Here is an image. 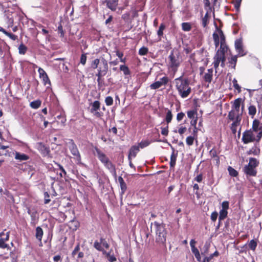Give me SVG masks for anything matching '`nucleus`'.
Instances as JSON below:
<instances>
[{
	"instance_id": "e2e57ef3",
	"label": "nucleus",
	"mask_w": 262,
	"mask_h": 262,
	"mask_svg": "<svg viewBox=\"0 0 262 262\" xmlns=\"http://www.w3.org/2000/svg\"><path fill=\"white\" fill-rule=\"evenodd\" d=\"M6 35L9 37L13 40H15L17 38L16 35L9 32L7 33Z\"/></svg>"
},
{
	"instance_id": "774afa93",
	"label": "nucleus",
	"mask_w": 262,
	"mask_h": 262,
	"mask_svg": "<svg viewBox=\"0 0 262 262\" xmlns=\"http://www.w3.org/2000/svg\"><path fill=\"white\" fill-rule=\"evenodd\" d=\"M191 251L194 254V256L200 254L199 250L196 247H192Z\"/></svg>"
},
{
	"instance_id": "6ab92c4d",
	"label": "nucleus",
	"mask_w": 262,
	"mask_h": 262,
	"mask_svg": "<svg viewBox=\"0 0 262 262\" xmlns=\"http://www.w3.org/2000/svg\"><path fill=\"white\" fill-rule=\"evenodd\" d=\"M211 12L209 10H207V12L205 14V16L202 19V24L204 28H206L209 23Z\"/></svg>"
},
{
	"instance_id": "ddd939ff",
	"label": "nucleus",
	"mask_w": 262,
	"mask_h": 262,
	"mask_svg": "<svg viewBox=\"0 0 262 262\" xmlns=\"http://www.w3.org/2000/svg\"><path fill=\"white\" fill-rule=\"evenodd\" d=\"M9 237V232H5L3 231L0 233V248H6L7 245L5 242L8 241Z\"/></svg>"
},
{
	"instance_id": "0eeeda50",
	"label": "nucleus",
	"mask_w": 262,
	"mask_h": 262,
	"mask_svg": "<svg viewBox=\"0 0 262 262\" xmlns=\"http://www.w3.org/2000/svg\"><path fill=\"white\" fill-rule=\"evenodd\" d=\"M226 60L225 55L221 53V52H216L215 55L214 57V61L213 62L214 68H215L216 72L221 63V66L223 68L225 67V62Z\"/></svg>"
},
{
	"instance_id": "4be33fe9",
	"label": "nucleus",
	"mask_w": 262,
	"mask_h": 262,
	"mask_svg": "<svg viewBox=\"0 0 262 262\" xmlns=\"http://www.w3.org/2000/svg\"><path fill=\"white\" fill-rule=\"evenodd\" d=\"M242 103V98H239L235 99L233 102L231 110L241 111H240V106H241Z\"/></svg>"
},
{
	"instance_id": "603ef678",
	"label": "nucleus",
	"mask_w": 262,
	"mask_h": 262,
	"mask_svg": "<svg viewBox=\"0 0 262 262\" xmlns=\"http://www.w3.org/2000/svg\"><path fill=\"white\" fill-rule=\"evenodd\" d=\"M196 112L194 111L191 110L187 112V116L190 119H194Z\"/></svg>"
},
{
	"instance_id": "c85d7f7f",
	"label": "nucleus",
	"mask_w": 262,
	"mask_h": 262,
	"mask_svg": "<svg viewBox=\"0 0 262 262\" xmlns=\"http://www.w3.org/2000/svg\"><path fill=\"white\" fill-rule=\"evenodd\" d=\"M258 161L255 158H250L249 162L248 165H249V166H251L256 169V167L258 166Z\"/></svg>"
},
{
	"instance_id": "052dcab7",
	"label": "nucleus",
	"mask_w": 262,
	"mask_h": 262,
	"mask_svg": "<svg viewBox=\"0 0 262 262\" xmlns=\"http://www.w3.org/2000/svg\"><path fill=\"white\" fill-rule=\"evenodd\" d=\"M38 72L40 78L43 76L44 75H46L47 74L46 73V72L44 71V70L41 68H38Z\"/></svg>"
},
{
	"instance_id": "4d7b16f0",
	"label": "nucleus",
	"mask_w": 262,
	"mask_h": 262,
	"mask_svg": "<svg viewBox=\"0 0 262 262\" xmlns=\"http://www.w3.org/2000/svg\"><path fill=\"white\" fill-rule=\"evenodd\" d=\"M218 216V213L216 211H214L211 213V219L213 222H215Z\"/></svg>"
},
{
	"instance_id": "79ce46f5",
	"label": "nucleus",
	"mask_w": 262,
	"mask_h": 262,
	"mask_svg": "<svg viewBox=\"0 0 262 262\" xmlns=\"http://www.w3.org/2000/svg\"><path fill=\"white\" fill-rule=\"evenodd\" d=\"M161 86H162V85L161 84V83L160 82H159L158 81H156L155 82L152 83L150 85V88L151 89L155 90V89H157L160 88Z\"/></svg>"
},
{
	"instance_id": "3c124183",
	"label": "nucleus",
	"mask_w": 262,
	"mask_h": 262,
	"mask_svg": "<svg viewBox=\"0 0 262 262\" xmlns=\"http://www.w3.org/2000/svg\"><path fill=\"white\" fill-rule=\"evenodd\" d=\"M158 81L161 83V84L162 86L167 83V82H168V77L165 76L160 78V80Z\"/></svg>"
},
{
	"instance_id": "423d86ee",
	"label": "nucleus",
	"mask_w": 262,
	"mask_h": 262,
	"mask_svg": "<svg viewBox=\"0 0 262 262\" xmlns=\"http://www.w3.org/2000/svg\"><path fill=\"white\" fill-rule=\"evenodd\" d=\"M242 139L244 144L257 141V133L253 129L246 130L243 133Z\"/></svg>"
},
{
	"instance_id": "72a5a7b5",
	"label": "nucleus",
	"mask_w": 262,
	"mask_h": 262,
	"mask_svg": "<svg viewBox=\"0 0 262 262\" xmlns=\"http://www.w3.org/2000/svg\"><path fill=\"white\" fill-rule=\"evenodd\" d=\"M248 246L250 249L254 251L257 247V242L255 240L252 239L249 242Z\"/></svg>"
},
{
	"instance_id": "864d4df0",
	"label": "nucleus",
	"mask_w": 262,
	"mask_h": 262,
	"mask_svg": "<svg viewBox=\"0 0 262 262\" xmlns=\"http://www.w3.org/2000/svg\"><path fill=\"white\" fill-rule=\"evenodd\" d=\"M94 247L97 249L99 251H101L103 252V251H104L102 248H101V243H99L98 242H95L94 243Z\"/></svg>"
},
{
	"instance_id": "4c0bfd02",
	"label": "nucleus",
	"mask_w": 262,
	"mask_h": 262,
	"mask_svg": "<svg viewBox=\"0 0 262 262\" xmlns=\"http://www.w3.org/2000/svg\"><path fill=\"white\" fill-rule=\"evenodd\" d=\"M40 78L42 79L44 85H46L47 84H48L49 85H51L50 80L47 74L46 75H44V76L40 77Z\"/></svg>"
},
{
	"instance_id": "bb28decb",
	"label": "nucleus",
	"mask_w": 262,
	"mask_h": 262,
	"mask_svg": "<svg viewBox=\"0 0 262 262\" xmlns=\"http://www.w3.org/2000/svg\"><path fill=\"white\" fill-rule=\"evenodd\" d=\"M36 237L39 241H41L42 236L43 235L42 229L40 227H37L36 228Z\"/></svg>"
},
{
	"instance_id": "f704fd0d",
	"label": "nucleus",
	"mask_w": 262,
	"mask_h": 262,
	"mask_svg": "<svg viewBox=\"0 0 262 262\" xmlns=\"http://www.w3.org/2000/svg\"><path fill=\"white\" fill-rule=\"evenodd\" d=\"M150 143V142L148 140H143L139 143L138 146H139V148H143L148 146Z\"/></svg>"
},
{
	"instance_id": "a18cd8bd",
	"label": "nucleus",
	"mask_w": 262,
	"mask_h": 262,
	"mask_svg": "<svg viewBox=\"0 0 262 262\" xmlns=\"http://www.w3.org/2000/svg\"><path fill=\"white\" fill-rule=\"evenodd\" d=\"M209 248V244L206 243L203 247V248L202 251H201V254L202 255H205V254H206L208 251Z\"/></svg>"
},
{
	"instance_id": "6e6552de",
	"label": "nucleus",
	"mask_w": 262,
	"mask_h": 262,
	"mask_svg": "<svg viewBox=\"0 0 262 262\" xmlns=\"http://www.w3.org/2000/svg\"><path fill=\"white\" fill-rule=\"evenodd\" d=\"M222 37L225 38L223 32L217 26L216 27V31L213 34V38L214 41L215 46L217 48L222 41Z\"/></svg>"
},
{
	"instance_id": "f8f14e48",
	"label": "nucleus",
	"mask_w": 262,
	"mask_h": 262,
	"mask_svg": "<svg viewBox=\"0 0 262 262\" xmlns=\"http://www.w3.org/2000/svg\"><path fill=\"white\" fill-rule=\"evenodd\" d=\"M235 48L239 56H243L246 55V53L243 49V45L241 39H238L235 41Z\"/></svg>"
},
{
	"instance_id": "338daca9",
	"label": "nucleus",
	"mask_w": 262,
	"mask_h": 262,
	"mask_svg": "<svg viewBox=\"0 0 262 262\" xmlns=\"http://www.w3.org/2000/svg\"><path fill=\"white\" fill-rule=\"evenodd\" d=\"M191 121L190 122V124L192 126H194V127L195 128V129H196V122H197V117L194 118V119H191Z\"/></svg>"
},
{
	"instance_id": "6e6d98bb",
	"label": "nucleus",
	"mask_w": 262,
	"mask_h": 262,
	"mask_svg": "<svg viewBox=\"0 0 262 262\" xmlns=\"http://www.w3.org/2000/svg\"><path fill=\"white\" fill-rule=\"evenodd\" d=\"M168 125H167L166 127H161V134L162 135H164V136H167L168 134Z\"/></svg>"
},
{
	"instance_id": "20e7f679",
	"label": "nucleus",
	"mask_w": 262,
	"mask_h": 262,
	"mask_svg": "<svg viewBox=\"0 0 262 262\" xmlns=\"http://www.w3.org/2000/svg\"><path fill=\"white\" fill-rule=\"evenodd\" d=\"M154 226L155 228L156 241L161 244H164L166 240V231L165 225L155 222Z\"/></svg>"
},
{
	"instance_id": "c756f323",
	"label": "nucleus",
	"mask_w": 262,
	"mask_h": 262,
	"mask_svg": "<svg viewBox=\"0 0 262 262\" xmlns=\"http://www.w3.org/2000/svg\"><path fill=\"white\" fill-rule=\"evenodd\" d=\"M41 101L39 100L33 101L30 103V106L33 108L37 109L41 105Z\"/></svg>"
},
{
	"instance_id": "f3484780",
	"label": "nucleus",
	"mask_w": 262,
	"mask_h": 262,
	"mask_svg": "<svg viewBox=\"0 0 262 262\" xmlns=\"http://www.w3.org/2000/svg\"><path fill=\"white\" fill-rule=\"evenodd\" d=\"M139 151V147L138 146L134 145L131 147L129 149L128 156V159L130 160L132 158L136 157L137 153Z\"/></svg>"
},
{
	"instance_id": "69168bd1",
	"label": "nucleus",
	"mask_w": 262,
	"mask_h": 262,
	"mask_svg": "<svg viewBox=\"0 0 262 262\" xmlns=\"http://www.w3.org/2000/svg\"><path fill=\"white\" fill-rule=\"evenodd\" d=\"M80 247L79 245H77L75 248H74V250L73 251L72 253V255L73 256H74V255L77 253V252L79 250Z\"/></svg>"
},
{
	"instance_id": "5701e85b",
	"label": "nucleus",
	"mask_w": 262,
	"mask_h": 262,
	"mask_svg": "<svg viewBox=\"0 0 262 262\" xmlns=\"http://www.w3.org/2000/svg\"><path fill=\"white\" fill-rule=\"evenodd\" d=\"M118 181L120 183L121 192L120 194L122 195L125 192L127 189L126 185L123 180V179L121 177H119L118 178Z\"/></svg>"
},
{
	"instance_id": "7ed1b4c3",
	"label": "nucleus",
	"mask_w": 262,
	"mask_h": 262,
	"mask_svg": "<svg viewBox=\"0 0 262 262\" xmlns=\"http://www.w3.org/2000/svg\"><path fill=\"white\" fill-rule=\"evenodd\" d=\"M244 106L242 105L241 111H235L231 110L228 114V119L232 121L231 126V129L233 134H235L237 132V128L241 125L242 114L244 111Z\"/></svg>"
},
{
	"instance_id": "0e129e2a",
	"label": "nucleus",
	"mask_w": 262,
	"mask_h": 262,
	"mask_svg": "<svg viewBox=\"0 0 262 262\" xmlns=\"http://www.w3.org/2000/svg\"><path fill=\"white\" fill-rule=\"evenodd\" d=\"M101 244L106 248L107 249L109 248V245L108 244V243L106 242V241L105 239L101 238Z\"/></svg>"
},
{
	"instance_id": "2eb2a0df",
	"label": "nucleus",
	"mask_w": 262,
	"mask_h": 262,
	"mask_svg": "<svg viewBox=\"0 0 262 262\" xmlns=\"http://www.w3.org/2000/svg\"><path fill=\"white\" fill-rule=\"evenodd\" d=\"M244 172L246 174L249 176H255L257 173L256 169L249 165H246L243 169Z\"/></svg>"
},
{
	"instance_id": "5fc2aeb1",
	"label": "nucleus",
	"mask_w": 262,
	"mask_h": 262,
	"mask_svg": "<svg viewBox=\"0 0 262 262\" xmlns=\"http://www.w3.org/2000/svg\"><path fill=\"white\" fill-rule=\"evenodd\" d=\"M236 61H237V56H232L231 59H230V63L231 64H233V68H234L235 67V65H236Z\"/></svg>"
},
{
	"instance_id": "4468645a",
	"label": "nucleus",
	"mask_w": 262,
	"mask_h": 262,
	"mask_svg": "<svg viewBox=\"0 0 262 262\" xmlns=\"http://www.w3.org/2000/svg\"><path fill=\"white\" fill-rule=\"evenodd\" d=\"M107 63L105 60H103V64L100 66L98 69V73L96 76H103L106 75L107 71Z\"/></svg>"
},
{
	"instance_id": "37998d69",
	"label": "nucleus",
	"mask_w": 262,
	"mask_h": 262,
	"mask_svg": "<svg viewBox=\"0 0 262 262\" xmlns=\"http://www.w3.org/2000/svg\"><path fill=\"white\" fill-rule=\"evenodd\" d=\"M148 48L145 47H143L140 49L139 51V54L140 55H145L148 53Z\"/></svg>"
},
{
	"instance_id": "13d9d810",
	"label": "nucleus",
	"mask_w": 262,
	"mask_h": 262,
	"mask_svg": "<svg viewBox=\"0 0 262 262\" xmlns=\"http://www.w3.org/2000/svg\"><path fill=\"white\" fill-rule=\"evenodd\" d=\"M86 61V56L85 54H83L81 55L80 57V63L83 65H84Z\"/></svg>"
},
{
	"instance_id": "09e8293b",
	"label": "nucleus",
	"mask_w": 262,
	"mask_h": 262,
	"mask_svg": "<svg viewBox=\"0 0 262 262\" xmlns=\"http://www.w3.org/2000/svg\"><path fill=\"white\" fill-rule=\"evenodd\" d=\"M204 5L205 9H207V10H209L210 12L212 11V8L210 6L209 0H204Z\"/></svg>"
},
{
	"instance_id": "8fccbe9b",
	"label": "nucleus",
	"mask_w": 262,
	"mask_h": 262,
	"mask_svg": "<svg viewBox=\"0 0 262 262\" xmlns=\"http://www.w3.org/2000/svg\"><path fill=\"white\" fill-rule=\"evenodd\" d=\"M100 60L99 59H95L93 61L92 63V68L95 69L98 68V64H99Z\"/></svg>"
},
{
	"instance_id": "bf43d9fd",
	"label": "nucleus",
	"mask_w": 262,
	"mask_h": 262,
	"mask_svg": "<svg viewBox=\"0 0 262 262\" xmlns=\"http://www.w3.org/2000/svg\"><path fill=\"white\" fill-rule=\"evenodd\" d=\"M184 116H185L184 113H183L182 112L179 113L177 115V120H178V121H180L183 119Z\"/></svg>"
},
{
	"instance_id": "c03bdc74",
	"label": "nucleus",
	"mask_w": 262,
	"mask_h": 262,
	"mask_svg": "<svg viewBox=\"0 0 262 262\" xmlns=\"http://www.w3.org/2000/svg\"><path fill=\"white\" fill-rule=\"evenodd\" d=\"M105 102L107 106L112 105L113 103V99L111 96H107L105 98Z\"/></svg>"
},
{
	"instance_id": "49530a36",
	"label": "nucleus",
	"mask_w": 262,
	"mask_h": 262,
	"mask_svg": "<svg viewBox=\"0 0 262 262\" xmlns=\"http://www.w3.org/2000/svg\"><path fill=\"white\" fill-rule=\"evenodd\" d=\"M194 137L192 136H188L186 140V143L188 145H192L194 142Z\"/></svg>"
},
{
	"instance_id": "1a4fd4ad",
	"label": "nucleus",
	"mask_w": 262,
	"mask_h": 262,
	"mask_svg": "<svg viewBox=\"0 0 262 262\" xmlns=\"http://www.w3.org/2000/svg\"><path fill=\"white\" fill-rule=\"evenodd\" d=\"M252 129L257 133V141L258 142L262 137V122L255 119L253 121Z\"/></svg>"
},
{
	"instance_id": "f257e3e1",
	"label": "nucleus",
	"mask_w": 262,
	"mask_h": 262,
	"mask_svg": "<svg viewBox=\"0 0 262 262\" xmlns=\"http://www.w3.org/2000/svg\"><path fill=\"white\" fill-rule=\"evenodd\" d=\"M176 87L179 95L182 98L189 96L191 92V88L189 85L188 79L183 78L182 76L175 79Z\"/></svg>"
},
{
	"instance_id": "58836bf2",
	"label": "nucleus",
	"mask_w": 262,
	"mask_h": 262,
	"mask_svg": "<svg viewBox=\"0 0 262 262\" xmlns=\"http://www.w3.org/2000/svg\"><path fill=\"white\" fill-rule=\"evenodd\" d=\"M232 83L234 89L237 91L238 93H240L241 92V87L238 84L237 81L235 78L233 79Z\"/></svg>"
},
{
	"instance_id": "f03ea898",
	"label": "nucleus",
	"mask_w": 262,
	"mask_h": 262,
	"mask_svg": "<svg viewBox=\"0 0 262 262\" xmlns=\"http://www.w3.org/2000/svg\"><path fill=\"white\" fill-rule=\"evenodd\" d=\"M168 59V70L173 74V76H174L178 71V68L182 61V59L179 52L177 50H174L170 52Z\"/></svg>"
},
{
	"instance_id": "e433bc0d",
	"label": "nucleus",
	"mask_w": 262,
	"mask_h": 262,
	"mask_svg": "<svg viewBox=\"0 0 262 262\" xmlns=\"http://www.w3.org/2000/svg\"><path fill=\"white\" fill-rule=\"evenodd\" d=\"M172 118V115L171 112L170 110H168L165 117V120L167 124L170 123Z\"/></svg>"
},
{
	"instance_id": "aec40b11",
	"label": "nucleus",
	"mask_w": 262,
	"mask_h": 262,
	"mask_svg": "<svg viewBox=\"0 0 262 262\" xmlns=\"http://www.w3.org/2000/svg\"><path fill=\"white\" fill-rule=\"evenodd\" d=\"M14 158L16 160L20 161H27L29 159V157L28 155L19 152H15Z\"/></svg>"
},
{
	"instance_id": "a211bd4d",
	"label": "nucleus",
	"mask_w": 262,
	"mask_h": 262,
	"mask_svg": "<svg viewBox=\"0 0 262 262\" xmlns=\"http://www.w3.org/2000/svg\"><path fill=\"white\" fill-rule=\"evenodd\" d=\"M228 47L226 44L225 38L222 37V41L220 44V48L217 51V52H221L223 55L225 54V53L227 52Z\"/></svg>"
},
{
	"instance_id": "ea45409f",
	"label": "nucleus",
	"mask_w": 262,
	"mask_h": 262,
	"mask_svg": "<svg viewBox=\"0 0 262 262\" xmlns=\"http://www.w3.org/2000/svg\"><path fill=\"white\" fill-rule=\"evenodd\" d=\"M259 152L260 149L256 146L252 147L249 151V153L250 154H253L254 155H257Z\"/></svg>"
},
{
	"instance_id": "dca6fc26",
	"label": "nucleus",
	"mask_w": 262,
	"mask_h": 262,
	"mask_svg": "<svg viewBox=\"0 0 262 262\" xmlns=\"http://www.w3.org/2000/svg\"><path fill=\"white\" fill-rule=\"evenodd\" d=\"M70 149L72 154L76 157L77 161L79 162L81 160L79 152L77 148L76 145L74 143H72L70 145Z\"/></svg>"
},
{
	"instance_id": "7c9ffc66",
	"label": "nucleus",
	"mask_w": 262,
	"mask_h": 262,
	"mask_svg": "<svg viewBox=\"0 0 262 262\" xmlns=\"http://www.w3.org/2000/svg\"><path fill=\"white\" fill-rule=\"evenodd\" d=\"M182 28L184 31H189L191 29V25L189 23H183L182 24Z\"/></svg>"
},
{
	"instance_id": "de8ad7c7",
	"label": "nucleus",
	"mask_w": 262,
	"mask_h": 262,
	"mask_svg": "<svg viewBox=\"0 0 262 262\" xmlns=\"http://www.w3.org/2000/svg\"><path fill=\"white\" fill-rule=\"evenodd\" d=\"M165 26L164 24H162L160 25L159 30L158 31L157 34L159 36H161L163 35V31L164 30Z\"/></svg>"
},
{
	"instance_id": "c9c22d12",
	"label": "nucleus",
	"mask_w": 262,
	"mask_h": 262,
	"mask_svg": "<svg viewBox=\"0 0 262 262\" xmlns=\"http://www.w3.org/2000/svg\"><path fill=\"white\" fill-rule=\"evenodd\" d=\"M177 156L173 152L170 156V166L171 167H173L176 165Z\"/></svg>"
},
{
	"instance_id": "412c9836",
	"label": "nucleus",
	"mask_w": 262,
	"mask_h": 262,
	"mask_svg": "<svg viewBox=\"0 0 262 262\" xmlns=\"http://www.w3.org/2000/svg\"><path fill=\"white\" fill-rule=\"evenodd\" d=\"M213 69H210L207 70L204 76V80L207 82H211L212 79Z\"/></svg>"
},
{
	"instance_id": "2f4dec72",
	"label": "nucleus",
	"mask_w": 262,
	"mask_h": 262,
	"mask_svg": "<svg viewBox=\"0 0 262 262\" xmlns=\"http://www.w3.org/2000/svg\"><path fill=\"white\" fill-rule=\"evenodd\" d=\"M27 50V48L23 43L18 47V52L20 54L24 55Z\"/></svg>"
},
{
	"instance_id": "393cba45",
	"label": "nucleus",
	"mask_w": 262,
	"mask_h": 262,
	"mask_svg": "<svg viewBox=\"0 0 262 262\" xmlns=\"http://www.w3.org/2000/svg\"><path fill=\"white\" fill-rule=\"evenodd\" d=\"M248 110L249 115L252 118H253L256 113L257 110L256 106L254 105L253 104H250Z\"/></svg>"
},
{
	"instance_id": "9b49d317",
	"label": "nucleus",
	"mask_w": 262,
	"mask_h": 262,
	"mask_svg": "<svg viewBox=\"0 0 262 262\" xmlns=\"http://www.w3.org/2000/svg\"><path fill=\"white\" fill-rule=\"evenodd\" d=\"M90 112L92 113L96 117H100L101 113L99 111L100 108V103L99 101H95L91 104Z\"/></svg>"
},
{
	"instance_id": "a878e982",
	"label": "nucleus",
	"mask_w": 262,
	"mask_h": 262,
	"mask_svg": "<svg viewBox=\"0 0 262 262\" xmlns=\"http://www.w3.org/2000/svg\"><path fill=\"white\" fill-rule=\"evenodd\" d=\"M103 254L105 255L107 260L110 262H114L116 261V258L114 255H112L111 252H107L105 251H103Z\"/></svg>"
},
{
	"instance_id": "b1692460",
	"label": "nucleus",
	"mask_w": 262,
	"mask_h": 262,
	"mask_svg": "<svg viewBox=\"0 0 262 262\" xmlns=\"http://www.w3.org/2000/svg\"><path fill=\"white\" fill-rule=\"evenodd\" d=\"M118 0H108L107 3V6L110 9L113 11H115L116 9V7L118 5Z\"/></svg>"
},
{
	"instance_id": "cd10ccee",
	"label": "nucleus",
	"mask_w": 262,
	"mask_h": 262,
	"mask_svg": "<svg viewBox=\"0 0 262 262\" xmlns=\"http://www.w3.org/2000/svg\"><path fill=\"white\" fill-rule=\"evenodd\" d=\"M7 45L2 39H0V56L3 54L4 51L6 50Z\"/></svg>"
},
{
	"instance_id": "9d476101",
	"label": "nucleus",
	"mask_w": 262,
	"mask_h": 262,
	"mask_svg": "<svg viewBox=\"0 0 262 262\" xmlns=\"http://www.w3.org/2000/svg\"><path fill=\"white\" fill-rule=\"evenodd\" d=\"M229 207V203L228 201H224L222 204V209L219 212V218L220 221L224 220L227 216L228 209Z\"/></svg>"
},
{
	"instance_id": "680f3d73",
	"label": "nucleus",
	"mask_w": 262,
	"mask_h": 262,
	"mask_svg": "<svg viewBox=\"0 0 262 262\" xmlns=\"http://www.w3.org/2000/svg\"><path fill=\"white\" fill-rule=\"evenodd\" d=\"M186 127L184 126H180L178 129V133L180 135H183L186 131Z\"/></svg>"
},
{
	"instance_id": "473e14b6",
	"label": "nucleus",
	"mask_w": 262,
	"mask_h": 262,
	"mask_svg": "<svg viewBox=\"0 0 262 262\" xmlns=\"http://www.w3.org/2000/svg\"><path fill=\"white\" fill-rule=\"evenodd\" d=\"M120 69L123 72L124 75H128L130 74V71L127 66L125 65H121L120 67Z\"/></svg>"
},
{
	"instance_id": "a19ab883",
	"label": "nucleus",
	"mask_w": 262,
	"mask_h": 262,
	"mask_svg": "<svg viewBox=\"0 0 262 262\" xmlns=\"http://www.w3.org/2000/svg\"><path fill=\"white\" fill-rule=\"evenodd\" d=\"M228 170L230 176L232 177H236L237 176L238 172L232 167L229 166L228 168Z\"/></svg>"
},
{
	"instance_id": "39448f33",
	"label": "nucleus",
	"mask_w": 262,
	"mask_h": 262,
	"mask_svg": "<svg viewBox=\"0 0 262 262\" xmlns=\"http://www.w3.org/2000/svg\"><path fill=\"white\" fill-rule=\"evenodd\" d=\"M96 156L100 162L107 168L111 173L116 174V169L106 155L97 147L95 148Z\"/></svg>"
}]
</instances>
